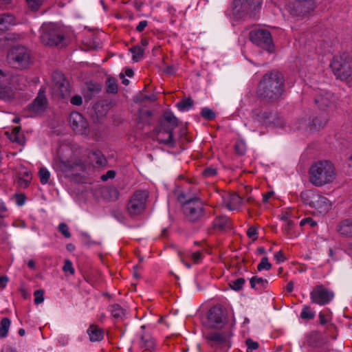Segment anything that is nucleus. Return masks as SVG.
<instances>
[{
  "instance_id": "nucleus-1",
  "label": "nucleus",
  "mask_w": 352,
  "mask_h": 352,
  "mask_svg": "<svg viewBox=\"0 0 352 352\" xmlns=\"http://www.w3.org/2000/svg\"><path fill=\"white\" fill-rule=\"evenodd\" d=\"M285 77L276 69L265 74L262 77L258 89V95L267 102L278 100L285 91Z\"/></svg>"
},
{
  "instance_id": "nucleus-2",
  "label": "nucleus",
  "mask_w": 352,
  "mask_h": 352,
  "mask_svg": "<svg viewBox=\"0 0 352 352\" xmlns=\"http://www.w3.org/2000/svg\"><path fill=\"white\" fill-rule=\"evenodd\" d=\"M177 200L182 204L184 212L190 221L196 222L204 215V202L197 194L181 192Z\"/></svg>"
},
{
  "instance_id": "nucleus-3",
  "label": "nucleus",
  "mask_w": 352,
  "mask_h": 352,
  "mask_svg": "<svg viewBox=\"0 0 352 352\" xmlns=\"http://www.w3.org/2000/svg\"><path fill=\"white\" fill-rule=\"evenodd\" d=\"M335 170L328 161H320L311 166L309 169V181L316 186H322L331 182L335 177Z\"/></svg>"
},
{
  "instance_id": "nucleus-4",
  "label": "nucleus",
  "mask_w": 352,
  "mask_h": 352,
  "mask_svg": "<svg viewBox=\"0 0 352 352\" xmlns=\"http://www.w3.org/2000/svg\"><path fill=\"white\" fill-rule=\"evenodd\" d=\"M330 66L337 78L352 81V57L349 54L335 56Z\"/></svg>"
},
{
  "instance_id": "nucleus-5",
  "label": "nucleus",
  "mask_w": 352,
  "mask_h": 352,
  "mask_svg": "<svg viewBox=\"0 0 352 352\" xmlns=\"http://www.w3.org/2000/svg\"><path fill=\"white\" fill-rule=\"evenodd\" d=\"M163 117L164 118L159 121L158 125L153 129V133L157 135L161 133H168V139L160 140V142L173 146L175 143L173 138V130L178 126V119L170 111H164Z\"/></svg>"
},
{
  "instance_id": "nucleus-6",
  "label": "nucleus",
  "mask_w": 352,
  "mask_h": 352,
  "mask_svg": "<svg viewBox=\"0 0 352 352\" xmlns=\"http://www.w3.org/2000/svg\"><path fill=\"white\" fill-rule=\"evenodd\" d=\"M8 63L16 69H23L31 64L30 51L25 46L12 47L8 53Z\"/></svg>"
},
{
  "instance_id": "nucleus-7",
  "label": "nucleus",
  "mask_w": 352,
  "mask_h": 352,
  "mask_svg": "<svg viewBox=\"0 0 352 352\" xmlns=\"http://www.w3.org/2000/svg\"><path fill=\"white\" fill-rule=\"evenodd\" d=\"M300 197L303 203L314 208L320 213H326L331 208L330 201L315 191L308 190L302 192Z\"/></svg>"
},
{
  "instance_id": "nucleus-8",
  "label": "nucleus",
  "mask_w": 352,
  "mask_h": 352,
  "mask_svg": "<svg viewBox=\"0 0 352 352\" xmlns=\"http://www.w3.org/2000/svg\"><path fill=\"white\" fill-rule=\"evenodd\" d=\"M261 3L254 0H234L233 2L232 14L239 20L245 16L252 17L256 11L260 8Z\"/></svg>"
},
{
  "instance_id": "nucleus-9",
  "label": "nucleus",
  "mask_w": 352,
  "mask_h": 352,
  "mask_svg": "<svg viewBox=\"0 0 352 352\" xmlns=\"http://www.w3.org/2000/svg\"><path fill=\"white\" fill-rule=\"evenodd\" d=\"M55 168L64 173L67 177H72L80 175L86 169L84 162L80 159H74L64 161L60 158H57L54 163Z\"/></svg>"
},
{
  "instance_id": "nucleus-10",
  "label": "nucleus",
  "mask_w": 352,
  "mask_h": 352,
  "mask_svg": "<svg viewBox=\"0 0 352 352\" xmlns=\"http://www.w3.org/2000/svg\"><path fill=\"white\" fill-rule=\"evenodd\" d=\"M64 40L65 37L56 30L54 25L49 24L43 27L41 41L45 45L61 48L65 45Z\"/></svg>"
},
{
  "instance_id": "nucleus-11",
  "label": "nucleus",
  "mask_w": 352,
  "mask_h": 352,
  "mask_svg": "<svg viewBox=\"0 0 352 352\" xmlns=\"http://www.w3.org/2000/svg\"><path fill=\"white\" fill-rule=\"evenodd\" d=\"M250 40L255 45L267 50L269 52H274L272 35L270 31L264 29H257L250 32Z\"/></svg>"
},
{
  "instance_id": "nucleus-12",
  "label": "nucleus",
  "mask_w": 352,
  "mask_h": 352,
  "mask_svg": "<svg viewBox=\"0 0 352 352\" xmlns=\"http://www.w3.org/2000/svg\"><path fill=\"white\" fill-rule=\"evenodd\" d=\"M148 193L146 190H137L127 204V210L131 217L142 214L146 208Z\"/></svg>"
},
{
  "instance_id": "nucleus-13",
  "label": "nucleus",
  "mask_w": 352,
  "mask_h": 352,
  "mask_svg": "<svg viewBox=\"0 0 352 352\" xmlns=\"http://www.w3.org/2000/svg\"><path fill=\"white\" fill-rule=\"evenodd\" d=\"M232 334L226 331H210L205 336L207 343L212 347H230Z\"/></svg>"
},
{
  "instance_id": "nucleus-14",
  "label": "nucleus",
  "mask_w": 352,
  "mask_h": 352,
  "mask_svg": "<svg viewBox=\"0 0 352 352\" xmlns=\"http://www.w3.org/2000/svg\"><path fill=\"white\" fill-rule=\"evenodd\" d=\"M225 314L221 307L215 305L211 307L207 314L206 320L204 322L206 327L215 329L222 327Z\"/></svg>"
},
{
  "instance_id": "nucleus-15",
  "label": "nucleus",
  "mask_w": 352,
  "mask_h": 352,
  "mask_svg": "<svg viewBox=\"0 0 352 352\" xmlns=\"http://www.w3.org/2000/svg\"><path fill=\"white\" fill-rule=\"evenodd\" d=\"M296 3L294 4L290 9V14L299 19H303L311 12L314 11L316 4L314 0H296Z\"/></svg>"
},
{
  "instance_id": "nucleus-16",
  "label": "nucleus",
  "mask_w": 352,
  "mask_h": 352,
  "mask_svg": "<svg viewBox=\"0 0 352 352\" xmlns=\"http://www.w3.org/2000/svg\"><path fill=\"white\" fill-rule=\"evenodd\" d=\"M313 302L320 305L329 303L333 298V293L325 288L323 285H316L310 294Z\"/></svg>"
},
{
  "instance_id": "nucleus-17",
  "label": "nucleus",
  "mask_w": 352,
  "mask_h": 352,
  "mask_svg": "<svg viewBox=\"0 0 352 352\" xmlns=\"http://www.w3.org/2000/svg\"><path fill=\"white\" fill-rule=\"evenodd\" d=\"M69 124L74 131L80 134L89 132V123L84 116L78 112H73L69 117Z\"/></svg>"
},
{
  "instance_id": "nucleus-18",
  "label": "nucleus",
  "mask_w": 352,
  "mask_h": 352,
  "mask_svg": "<svg viewBox=\"0 0 352 352\" xmlns=\"http://www.w3.org/2000/svg\"><path fill=\"white\" fill-rule=\"evenodd\" d=\"M55 87L58 90L63 98H67L70 96L71 89L68 80L60 72H55L52 75Z\"/></svg>"
},
{
  "instance_id": "nucleus-19",
  "label": "nucleus",
  "mask_w": 352,
  "mask_h": 352,
  "mask_svg": "<svg viewBox=\"0 0 352 352\" xmlns=\"http://www.w3.org/2000/svg\"><path fill=\"white\" fill-rule=\"evenodd\" d=\"M314 101L320 110L327 111L334 107L335 96L332 93L322 91L316 95Z\"/></svg>"
},
{
  "instance_id": "nucleus-20",
  "label": "nucleus",
  "mask_w": 352,
  "mask_h": 352,
  "mask_svg": "<svg viewBox=\"0 0 352 352\" xmlns=\"http://www.w3.org/2000/svg\"><path fill=\"white\" fill-rule=\"evenodd\" d=\"M256 119L266 125L278 126L280 124L277 115L272 111H261L255 114Z\"/></svg>"
},
{
  "instance_id": "nucleus-21",
  "label": "nucleus",
  "mask_w": 352,
  "mask_h": 352,
  "mask_svg": "<svg viewBox=\"0 0 352 352\" xmlns=\"http://www.w3.org/2000/svg\"><path fill=\"white\" fill-rule=\"evenodd\" d=\"M0 76L3 78L2 80L0 78V99H9L13 96L12 89L9 85V78H6V75L1 69H0Z\"/></svg>"
},
{
  "instance_id": "nucleus-22",
  "label": "nucleus",
  "mask_w": 352,
  "mask_h": 352,
  "mask_svg": "<svg viewBox=\"0 0 352 352\" xmlns=\"http://www.w3.org/2000/svg\"><path fill=\"white\" fill-rule=\"evenodd\" d=\"M47 103L44 92L39 91L37 97L29 104V109L34 113L43 111L46 108Z\"/></svg>"
},
{
  "instance_id": "nucleus-23",
  "label": "nucleus",
  "mask_w": 352,
  "mask_h": 352,
  "mask_svg": "<svg viewBox=\"0 0 352 352\" xmlns=\"http://www.w3.org/2000/svg\"><path fill=\"white\" fill-rule=\"evenodd\" d=\"M107 111V105L104 101H100L94 104L90 114L94 122L104 117Z\"/></svg>"
},
{
  "instance_id": "nucleus-24",
  "label": "nucleus",
  "mask_w": 352,
  "mask_h": 352,
  "mask_svg": "<svg viewBox=\"0 0 352 352\" xmlns=\"http://www.w3.org/2000/svg\"><path fill=\"white\" fill-rule=\"evenodd\" d=\"M100 194L103 199L109 201H116L120 195L118 190L113 186H104L100 189Z\"/></svg>"
},
{
  "instance_id": "nucleus-25",
  "label": "nucleus",
  "mask_w": 352,
  "mask_h": 352,
  "mask_svg": "<svg viewBox=\"0 0 352 352\" xmlns=\"http://www.w3.org/2000/svg\"><path fill=\"white\" fill-rule=\"evenodd\" d=\"M89 339L91 342H98L103 339L104 331L98 326L91 324L87 329Z\"/></svg>"
},
{
  "instance_id": "nucleus-26",
  "label": "nucleus",
  "mask_w": 352,
  "mask_h": 352,
  "mask_svg": "<svg viewBox=\"0 0 352 352\" xmlns=\"http://www.w3.org/2000/svg\"><path fill=\"white\" fill-rule=\"evenodd\" d=\"M338 230L344 236L352 237V219L342 221L338 225Z\"/></svg>"
},
{
  "instance_id": "nucleus-27",
  "label": "nucleus",
  "mask_w": 352,
  "mask_h": 352,
  "mask_svg": "<svg viewBox=\"0 0 352 352\" xmlns=\"http://www.w3.org/2000/svg\"><path fill=\"white\" fill-rule=\"evenodd\" d=\"M327 115L324 113L314 117L310 124V130H317L323 128L327 123Z\"/></svg>"
},
{
  "instance_id": "nucleus-28",
  "label": "nucleus",
  "mask_w": 352,
  "mask_h": 352,
  "mask_svg": "<svg viewBox=\"0 0 352 352\" xmlns=\"http://www.w3.org/2000/svg\"><path fill=\"white\" fill-rule=\"evenodd\" d=\"M14 17L9 14H0V32L9 30L10 25L14 23Z\"/></svg>"
},
{
  "instance_id": "nucleus-29",
  "label": "nucleus",
  "mask_w": 352,
  "mask_h": 352,
  "mask_svg": "<svg viewBox=\"0 0 352 352\" xmlns=\"http://www.w3.org/2000/svg\"><path fill=\"white\" fill-rule=\"evenodd\" d=\"M140 347L142 349H144L145 350H152L155 347V342L148 333H144L142 334L140 336Z\"/></svg>"
},
{
  "instance_id": "nucleus-30",
  "label": "nucleus",
  "mask_w": 352,
  "mask_h": 352,
  "mask_svg": "<svg viewBox=\"0 0 352 352\" xmlns=\"http://www.w3.org/2000/svg\"><path fill=\"white\" fill-rule=\"evenodd\" d=\"M250 286L252 289H266L268 285V280L267 279H263L261 277L258 276H253L250 280Z\"/></svg>"
},
{
  "instance_id": "nucleus-31",
  "label": "nucleus",
  "mask_w": 352,
  "mask_h": 352,
  "mask_svg": "<svg viewBox=\"0 0 352 352\" xmlns=\"http://www.w3.org/2000/svg\"><path fill=\"white\" fill-rule=\"evenodd\" d=\"M241 197L236 194L230 196V201L227 203L226 206L230 210H236L241 203Z\"/></svg>"
},
{
  "instance_id": "nucleus-32",
  "label": "nucleus",
  "mask_w": 352,
  "mask_h": 352,
  "mask_svg": "<svg viewBox=\"0 0 352 352\" xmlns=\"http://www.w3.org/2000/svg\"><path fill=\"white\" fill-rule=\"evenodd\" d=\"M90 157L93 161H95L96 164L98 166H104L107 163L104 155H102L100 151L93 152Z\"/></svg>"
},
{
  "instance_id": "nucleus-33",
  "label": "nucleus",
  "mask_w": 352,
  "mask_h": 352,
  "mask_svg": "<svg viewBox=\"0 0 352 352\" xmlns=\"http://www.w3.org/2000/svg\"><path fill=\"white\" fill-rule=\"evenodd\" d=\"M10 324L11 321L8 318H2L0 322V338L7 336Z\"/></svg>"
},
{
  "instance_id": "nucleus-34",
  "label": "nucleus",
  "mask_w": 352,
  "mask_h": 352,
  "mask_svg": "<svg viewBox=\"0 0 352 352\" xmlns=\"http://www.w3.org/2000/svg\"><path fill=\"white\" fill-rule=\"evenodd\" d=\"M214 225L221 230L228 228L230 227V219L227 217H219L215 219Z\"/></svg>"
},
{
  "instance_id": "nucleus-35",
  "label": "nucleus",
  "mask_w": 352,
  "mask_h": 352,
  "mask_svg": "<svg viewBox=\"0 0 352 352\" xmlns=\"http://www.w3.org/2000/svg\"><path fill=\"white\" fill-rule=\"evenodd\" d=\"M129 50L133 54L132 59L134 62L139 61L143 57L144 50L140 46L135 45Z\"/></svg>"
},
{
  "instance_id": "nucleus-36",
  "label": "nucleus",
  "mask_w": 352,
  "mask_h": 352,
  "mask_svg": "<svg viewBox=\"0 0 352 352\" xmlns=\"http://www.w3.org/2000/svg\"><path fill=\"white\" fill-rule=\"evenodd\" d=\"M193 104L194 101L189 97L182 99L180 102L177 103L176 106L180 111H184L191 108Z\"/></svg>"
},
{
  "instance_id": "nucleus-37",
  "label": "nucleus",
  "mask_w": 352,
  "mask_h": 352,
  "mask_svg": "<svg viewBox=\"0 0 352 352\" xmlns=\"http://www.w3.org/2000/svg\"><path fill=\"white\" fill-rule=\"evenodd\" d=\"M107 91L111 94H116L118 92L117 80L115 78H107Z\"/></svg>"
},
{
  "instance_id": "nucleus-38",
  "label": "nucleus",
  "mask_w": 352,
  "mask_h": 352,
  "mask_svg": "<svg viewBox=\"0 0 352 352\" xmlns=\"http://www.w3.org/2000/svg\"><path fill=\"white\" fill-rule=\"evenodd\" d=\"M245 280L243 278H239L229 283L230 287L234 291H240L245 283Z\"/></svg>"
},
{
  "instance_id": "nucleus-39",
  "label": "nucleus",
  "mask_w": 352,
  "mask_h": 352,
  "mask_svg": "<svg viewBox=\"0 0 352 352\" xmlns=\"http://www.w3.org/2000/svg\"><path fill=\"white\" fill-rule=\"evenodd\" d=\"M111 312L112 316L116 319H121L124 314L123 309L118 304L111 306Z\"/></svg>"
},
{
  "instance_id": "nucleus-40",
  "label": "nucleus",
  "mask_w": 352,
  "mask_h": 352,
  "mask_svg": "<svg viewBox=\"0 0 352 352\" xmlns=\"http://www.w3.org/2000/svg\"><path fill=\"white\" fill-rule=\"evenodd\" d=\"M38 175L40 177V181L42 184H45L48 182L50 173L45 168H41L38 171Z\"/></svg>"
},
{
  "instance_id": "nucleus-41",
  "label": "nucleus",
  "mask_w": 352,
  "mask_h": 352,
  "mask_svg": "<svg viewBox=\"0 0 352 352\" xmlns=\"http://www.w3.org/2000/svg\"><path fill=\"white\" fill-rule=\"evenodd\" d=\"M201 116L205 120H212L215 118V113L210 109L205 107L201 109Z\"/></svg>"
},
{
  "instance_id": "nucleus-42",
  "label": "nucleus",
  "mask_w": 352,
  "mask_h": 352,
  "mask_svg": "<svg viewBox=\"0 0 352 352\" xmlns=\"http://www.w3.org/2000/svg\"><path fill=\"white\" fill-rule=\"evenodd\" d=\"M87 88L89 92L98 94L101 91L102 86L100 84L89 82L87 83Z\"/></svg>"
},
{
  "instance_id": "nucleus-43",
  "label": "nucleus",
  "mask_w": 352,
  "mask_h": 352,
  "mask_svg": "<svg viewBox=\"0 0 352 352\" xmlns=\"http://www.w3.org/2000/svg\"><path fill=\"white\" fill-rule=\"evenodd\" d=\"M272 268V264L269 263L267 257L265 256L261 258L260 263L257 266L258 271L263 270H270Z\"/></svg>"
},
{
  "instance_id": "nucleus-44",
  "label": "nucleus",
  "mask_w": 352,
  "mask_h": 352,
  "mask_svg": "<svg viewBox=\"0 0 352 352\" xmlns=\"http://www.w3.org/2000/svg\"><path fill=\"white\" fill-rule=\"evenodd\" d=\"M314 316V313L311 311L310 307L308 306L305 307L300 314V317L302 319L310 320L313 319Z\"/></svg>"
},
{
  "instance_id": "nucleus-45",
  "label": "nucleus",
  "mask_w": 352,
  "mask_h": 352,
  "mask_svg": "<svg viewBox=\"0 0 352 352\" xmlns=\"http://www.w3.org/2000/svg\"><path fill=\"white\" fill-rule=\"evenodd\" d=\"M9 139L12 142H16L21 145H23L25 142L24 136L21 134H15V133H12L9 136Z\"/></svg>"
},
{
  "instance_id": "nucleus-46",
  "label": "nucleus",
  "mask_w": 352,
  "mask_h": 352,
  "mask_svg": "<svg viewBox=\"0 0 352 352\" xmlns=\"http://www.w3.org/2000/svg\"><path fill=\"white\" fill-rule=\"evenodd\" d=\"M247 346V352H252L253 350L258 348V344L256 342L253 341L252 339L248 338L245 340Z\"/></svg>"
},
{
  "instance_id": "nucleus-47",
  "label": "nucleus",
  "mask_w": 352,
  "mask_h": 352,
  "mask_svg": "<svg viewBox=\"0 0 352 352\" xmlns=\"http://www.w3.org/2000/svg\"><path fill=\"white\" fill-rule=\"evenodd\" d=\"M236 153L239 155H243L245 151V144L243 141L237 142L234 145Z\"/></svg>"
},
{
  "instance_id": "nucleus-48",
  "label": "nucleus",
  "mask_w": 352,
  "mask_h": 352,
  "mask_svg": "<svg viewBox=\"0 0 352 352\" xmlns=\"http://www.w3.org/2000/svg\"><path fill=\"white\" fill-rule=\"evenodd\" d=\"M43 294H44V292L42 289H38L34 292V296L35 297L34 303L36 305L41 304V302H43V300H44Z\"/></svg>"
},
{
  "instance_id": "nucleus-49",
  "label": "nucleus",
  "mask_w": 352,
  "mask_h": 352,
  "mask_svg": "<svg viewBox=\"0 0 352 352\" xmlns=\"http://www.w3.org/2000/svg\"><path fill=\"white\" fill-rule=\"evenodd\" d=\"M58 230L62 233V234L65 238H69L71 236V234L69 231L68 226L65 223H61L58 226Z\"/></svg>"
},
{
  "instance_id": "nucleus-50",
  "label": "nucleus",
  "mask_w": 352,
  "mask_h": 352,
  "mask_svg": "<svg viewBox=\"0 0 352 352\" xmlns=\"http://www.w3.org/2000/svg\"><path fill=\"white\" fill-rule=\"evenodd\" d=\"M32 10H37L42 5L43 0H26Z\"/></svg>"
},
{
  "instance_id": "nucleus-51",
  "label": "nucleus",
  "mask_w": 352,
  "mask_h": 352,
  "mask_svg": "<svg viewBox=\"0 0 352 352\" xmlns=\"http://www.w3.org/2000/svg\"><path fill=\"white\" fill-rule=\"evenodd\" d=\"M63 270L64 272H69L71 274H74V269L72 267V263L68 259H66L65 261V264H64V266L63 267Z\"/></svg>"
},
{
  "instance_id": "nucleus-52",
  "label": "nucleus",
  "mask_w": 352,
  "mask_h": 352,
  "mask_svg": "<svg viewBox=\"0 0 352 352\" xmlns=\"http://www.w3.org/2000/svg\"><path fill=\"white\" fill-rule=\"evenodd\" d=\"M247 235L249 238L252 239L253 241H255L257 239V232H256V228L255 227H250L248 228L247 231Z\"/></svg>"
},
{
  "instance_id": "nucleus-53",
  "label": "nucleus",
  "mask_w": 352,
  "mask_h": 352,
  "mask_svg": "<svg viewBox=\"0 0 352 352\" xmlns=\"http://www.w3.org/2000/svg\"><path fill=\"white\" fill-rule=\"evenodd\" d=\"M152 116L153 113L151 111L146 110L140 111V118L148 124H150V122L146 120V119L151 118Z\"/></svg>"
},
{
  "instance_id": "nucleus-54",
  "label": "nucleus",
  "mask_w": 352,
  "mask_h": 352,
  "mask_svg": "<svg viewBox=\"0 0 352 352\" xmlns=\"http://www.w3.org/2000/svg\"><path fill=\"white\" fill-rule=\"evenodd\" d=\"M217 169L212 167H208L204 169L203 172V175L205 177H212L217 174Z\"/></svg>"
},
{
  "instance_id": "nucleus-55",
  "label": "nucleus",
  "mask_w": 352,
  "mask_h": 352,
  "mask_svg": "<svg viewBox=\"0 0 352 352\" xmlns=\"http://www.w3.org/2000/svg\"><path fill=\"white\" fill-rule=\"evenodd\" d=\"M14 196H15L16 202L17 205L22 206L24 204L25 201L26 199V197H25V194H23V193L15 194Z\"/></svg>"
},
{
  "instance_id": "nucleus-56",
  "label": "nucleus",
  "mask_w": 352,
  "mask_h": 352,
  "mask_svg": "<svg viewBox=\"0 0 352 352\" xmlns=\"http://www.w3.org/2000/svg\"><path fill=\"white\" fill-rule=\"evenodd\" d=\"M305 224H309L311 227H314L316 226L317 223L313 220L312 218L311 217H307V218H305L303 219L300 223V225L301 226H305Z\"/></svg>"
},
{
  "instance_id": "nucleus-57",
  "label": "nucleus",
  "mask_w": 352,
  "mask_h": 352,
  "mask_svg": "<svg viewBox=\"0 0 352 352\" xmlns=\"http://www.w3.org/2000/svg\"><path fill=\"white\" fill-rule=\"evenodd\" d=\"M70 102L74 105L80 106L82 104V98L79 95H75L72 97Z\"/></svg>"
},
{
  "instance_id": "nucleus-58",
  "label": "nucleus",
  "mask_w": 352,
  "mask_h": 352,
  "mask_svg": "<svg viewBox=\"0 0 352 352\" xmlns=\"http://www.w3.org/2000/svg\"><path fill=\"white\" fill-rule=\"evenodd\" d=\"M116 176V172L113 170H109L107 172L106 174L102 175L101 176V179L102 181H107L108 179H113Z\"/></svg>"
},
{
  "instance_id": "nucleus-59",
  "label": "nucleus",
  "mask_w": 352,
  "mask_h": 352,
  "mask_svg": "<svg viewBox=\"0 0 352 352\" xmlns=\"http://www.w3.org/2000/svg\"><path fill=\"white\" fill-rule=\"evenodd\" d=\"M17 183L20 187L25 188L29 186L30 180L28 179L19 177Z\"/></svg>"
},
{
  "instance_id": "nucleus-60",
  "label": "nucleus",
  "mask_w": 352,
  "mask_h": 352,
  "mask_svg": "<svg viewBox=\"0 0 352 352\" xmlns=\"http://www.w3.org/2000/svg\"><path fill=\"white\" fill-rule=\"evenodd\" d=\"M274 258L276 260L278 263L283 262L286 260V258L283 252V251L280 250L278 252H276L274 255Z\"/></svg>"
},
{
  "instance_id": "nucleus-61",
  "label": "nucleus",
  "mask_w": 352,
  "mask_h": 352,
  "mask_svg": "<svg viewBox=\"0 0 352 352\" xmlns=\"http://www.w3.org/2000/svg\"><path fill=\"white\" fill-rule=\"evenodd\" d=\"M147 25H148V23L146 21H142L137 25L136 30L139 32H141L144 30V28L147 26Z\"/></svg>"
},
{
  "instance_id": "nucleus-62",
  "label": "nucleus",
  "mask_w": 352,
  "mask_h": 352,
  "mask_svg": "<svg viewBox=\"0 0 352 352\" xmlns=\"http://www.w3.org/2000/svg\"><path fill=\"white\" fill-rule=\"evenodd\" d=\"M293 226H294V221L292 220H288L287 226L285 227V232H287V234H291Z\"/></svg>"
},
{
  "instance_id": "nucleus-63",
  "label": "nucleus",
  "mask_w": 352,
  "mask_h": 352,
  "mask_svg": "<svg viewBox=\"0 0 352 352\" xmlns=\"http://www.w3.org/2000/svg\"><path fill=\"white\" fill-rule=\"evenodd\" d=\"M8 278L6 276H0V287L4 288L8 282Z\"/></svg>"
},
{
  "instance_id": "nucleus-64",
  "label": "nucleus",
  "mask_w": 352,
  "mask_h": 352,
  "mask_svg": "<svg viewBox=\"0 0 352 352\" xmlns=\"http://www.w3.org/2000/svg\"><path fill=\"white\" fill-rule=\"evenodd\" d=\"M201 254L200 252H196L192 254V258L193 259L195 263H197L201 259Z\"/></svg>"
}]
</instances>
